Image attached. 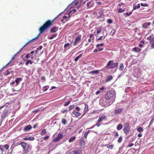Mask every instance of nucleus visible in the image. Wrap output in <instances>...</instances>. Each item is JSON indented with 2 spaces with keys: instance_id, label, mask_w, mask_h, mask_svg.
I'll return each mask as SVG.
<instances>
[{
  "instance_id": "nucleus-1",
  "label": "nucleus",
  "mask_w": 154,
  "mask_h": 154,
  "mask_svg": "<svg viewBox=\"0 0 154 154\" xmlns=\"http://www.w3.org/2000/svg\"><path fill=\"white\" fill-rule=\"evenodd\" d=\"M54 21V20H48L42 26L40 27L39 29V33L38 35L35 38L29 41L28 42H27L24 45L22 48H21L20 51H21L23 48H24L30 42L35 41L36 39L38 38L39 35L42 33L44 32L45 31L48 29L49 28V27L53 25V23Z\"/></svg>"
},
{
  "instance_id": "nucleus-2",
  "label": "nucleus",
  "mask_w": 154,
  "mask_h": 154,
  "mask_svg": "<svg viewBox=\"0 0 154 154\" xmlns=\"http://www.w3.org/2000/svg\"><path fill=\"white\" fill-rule=\"evenodd\" d=\"M105 98L106 100H109L111 103H112L114 101L116 98V95L114 92L110 91L107 92L105 96Z\"/></svg>"
},
{
  "instance_id": "nucleus-3",
  "label": "nucleus",
  "mask_w": 154,
  "mask_h": 154,
  "mask_svg": "<svg viewBox=\"0 0 154 154\" xmlns=\"http://www.w3.org/2000/svg\"><path fill=\"white\" fill-rule=\"evenodd\" d=\"M99 103L100 105L103 107H107L111 104V103L106 99L101 98L100 99Z\"/></svg>"
},
{
  "instance_id": "nucleus-4",
  "label": "nucleus",
  "mask_w": 154,
  "mask_h": 154,
  "mask_svg": "<svg viewBox=\"0 0 154 154\" xmlns=\"http://www.w3.org/2000/svg\"><path fill=\"white\" fill-rule=\"evenodd\" d=\"M113 60H110L107 64L106 67L108 68L113 69L116 67L118 64L117 62L113 63Z\"/></svg>"
},
{
  "instance_id": "nucleus-5",
  "label": "nucleus",
  "mask_w": 154,
  "mask_h": 154,
  "mask_svg": "<svg viewBox=\"0 0 154 154\" xmlns=\"http://www.w3.org/2000/svg\"><path fill=\"white\" fill-rule=\"evenodd\" d=\"M131 126L129 125V124L128 122H126L124 125V129L123 131L127 135L129 133L130 131Z\"/></svg>"
},
{
  "instance_id": "nucleus-6",
  "label": "nucleus",
  "mask_w": 154,
  "mask_h": 154,
  "mask_svg": "<svg viewBox=\"0 0 154 154\" xmlns=\"http://www.w3.org/2000/svg\"><path fill=\"white\" fill-rule=\"evenodd\" d=\"M21 146L23 148V151L26 153L29 152V149L26 148V143L25 142H22L20 143Z\"/></svg>"
},
{
  "instance_id": "nucleus-7",
  "label": "nucleus",
  "mask_w": 154,
  "mask_h": 154,
  "mask_svg": "<svg viewBox=\"0 0 154 154\" xmlns=\"http://www.w3.org/2000/svg\"><path fill=\"white\" fill-rule=\"evenodd\" d=\"M81 35H79L78 37L75 39V41L73 44V45L74 46L77 45L79 43L81 42Z\"/></svg>"
},
{
  "instance_id": "nucleus-8",
  "label": "nucleus",
  "mask_w": 154,
  "mask_h": 154,
  "mask_svg": "<svg viewBox=\"0 0 154 154\" xmlns=\"http://www.w3.org/2000/svg\"><path fill=\"white\" fill-rule=\"evenodd\" d=\"M63 135L61 133H59L58 134L57 137L56 138H54L53 140V141L55 142H57L60 139L63 137Z\"/></svg>"
},
{
  "instance_id": "nucleus-9",
  "label": "nucleus",
  "mask_w": 154,
  "mask_h": 154,
  "mask_svg": "<svg viewBox=\"0 0 154 154\" xmlns=\"http://www.w3.org/2000/svg\"><path fill=\"white\" fill-rule=\"evenodd\" d=\"M79 142L80 146H84L85 143L84 141V138L82 137L79 139Z\"/></svg>"
},
{
  "instance_id": "nucleus-10",
  "label": "nucleus",
  "mask_w": 154,
  "mask_h": 154,
  "mask_svg": "<svg viewBox=\"0 0 154 154\" xmlns=\"http://www.w3.org/2000/svg\"><path fill=\"white\" fill-rule=\"evenodd\" d=\"M153 34H152L150 35H146L145 36V38H146V39L148 40H149V42H150V41H151L152 39V37L153 36Z\"/></svg>"
},
{
  "instance_id": "nucleus-11",
  "label": "nucleus",
  "mask_w": 154,
  "mask_h": 154,
  "mask_svg": "<svg viewBox=\"0 0 154 154\" xmlns=\"http://www.w3.org/2000/svg\"><path fill=\"white\" fill-rule=\"evenodd\" d=\"M58 27L56 26H54L51 28L50 30V32L51 33H54L57 32L58 30Z\"/></svg>"
},
{
  "instance_id": "nucleus-12",
  "label": "nucleus",
  "mask_w": 154,
  "mask_h": 154,
  "mask_svg": "<svg viewBox=\"0 0 154 154\" xmlns=\"http://www.w3.org/2000/svg\"><path fill=\"white\" fill-rule=\"evenodd\" d=\"M106 119V116L105 115H103L102 116H100L99 117V119L98 120V122H102V121L103 120H105Z\"/></svg>"
},
{
  "instance_id": "nucleus-13",
  "label": "nucleus",
  "mask_w": 154,
  "mask_h": 154,
  "mask_svg": "<svg viewBox=\"0 0 154 154\" xmlns=\"http://www.w3.org/2000/svg\"><path fill=\"white\" fill-rule=\"evenodd\" d=\"M150 24L151 23L150 22L145 23L143 24L142 27L144 28L147 29L148 28V26H149Z\"/></svg>"
},
{
  "instance_id": "nucleus-14",
  "label": "nucleus",
  "mask_w": 154,
  "mask_h": 154,
  "mask_svg": "<svg viewBox=\"0 0 154 154\" xmlns=\"http://www.w3.org/2000/svg\"><path fill=\"white\" fill-rule=\"evenodd\" d=\"M77 10L76 9H73L72 10L70 11L69 13V17H70V16H72V14L76 13Z\"/></svg>"
},
{
  "instance_id": "nucleus-15",
  "label": "nucleus",
  "mask_w": 154,
  "mask_h": 154,
  "mask_svg": "<svg viewBox=\"0 0 154 154\" xmlns=\"http://www.w3.org/2000/svg\"><path fill=\"white\" fill-rule=\"evenodd\" d=\"M132 51L135 52H140L141 51V49L140 48H137L136 47L133 48L132 49Z\"/></svg>"
},
{
  "instance_id": "nucleus-16",
  "label": "nucleus",
  "mask_w": 154,
  "mask_h": 154,
  "mask_svg": "<svg viewBox=\"0 0 154 154\" xmlns=\"http://www.w3.org/2000/svg\"><path fill=\"white\" fill-rule=\"evenodd\" d=\"M32 126L30 125H29L26 126L25 127L23 130L25 131H27L31 129L32 128Z\"/></svg>"
},
{
  "instance_id": "nucleus-17",
  "label": "nucleus",
  "mask_w": 154,
  "mask_h": 154,
  "mask_svg": "<svg viewBox=\"0 0 154 154\" xmlns=\"http://www.w3.org/2000/svg\"><path fill=\"white\" fill-rule=\"evenodd\" d=\"M150 43L151 47L152 48H154V37L152 38V39Z\"/></svg>"
},
{
  "instance_id": "nucleus-18",
  "label": "nucleus",
  "mask_w": 154,
  "mask_h": 154,
  "mask_svg": "<svg viewBox=\"0 0 154 154\" xmlns=\"http://www.w3.org/2000/svg\"><path fill=\"white\" fill-rule=\"evenodd\" d=\"M73 114L77 117H78L81 115V113L79 112L74 111L72 112Z\"/></svg>"
},
{
  "instance_id": "nucleus-19",
  "label": "nucleus",
  "mask_w": 154,
  "mask_h": 154,
  "mask_svg": "<svg viewBox=\"0 0 154 154\" xmlns=\"http://www.w3.org/2000/svg\"><path fill=\"white\" fill-rule=\"evenodd\" d=\"M96 15L98 17H101L102 15V12L100 11H97L96 13Z\"/></svg>"
},
{
  "instance_id": "nucleus-20",
  "label": "nucleus",
  "mask_w": 154,
  "mask_h": 154,
  "mask_svg": "<svg viewBox=\"0 0 154 154\" xmlns=\"http://www.w3.org/2000/svg\"><path fill=\"white\" fill-rule=\"evenodd\" d=\"M122 111L121 109H117L115 110V114L120 113Z\"/></svg>"
},
{
  "instance_id": "nucleus-21",
  "label": "nucleus",
  "mask_w": 154,
  "mask_h": 154,
  "mask_svg": "<svg viewBox=\"0 0 154 154\" xmlns=\"http://www.w3.org/2000/svg\"><path fill=\"white\" fill-rule=\"evenodd\" d=\"M113 78L111 75L108 76L107 77L106 79V82H108L110 80H111Z\"/></svg>"
},
{
  "instance_id": "nucleus-22",
  "label": "nucleus",
  "mask_w": 154,
  "mask_h": 154,
  "mask_svg": "<svg viewBox=\"0 0 154 154\" xmlns=\"http://www.w3.org/2000/svg\"><path fill=\"white\" fill-rule=\"evenodd\" d=\"M76 138L75 137H71L69 140L68 142L69 143H71V142L74 141Z\"/></svg>"
},
{
  "instance_id": "nucleus-23",
  "label": "nucleus",
  "mask_w": 154,
  "mask_h": 154,
  "mask_svg": "<svg viewBox=\"0 0 154 154\" xmlns=\"http://www.w3.org/2000/svg\"><path fill=\"white\" fill-rule=\"evenodd\" d=\"M122 127L123 126L122 124H119L117 127V129L118 130H120L122 129Z\"/></svg>"
},
{
  "instance_id": "nucleus-24",
  "label": "nucleus",
  "mask_w": 154,
  "mask_h": 154,
  "mask_svg": "<svg viewBox=\"0 0 154 154\" xmlns=\"http://www.w3.org/2000/svg\"><path fill=\"white\" fill-rule=\"evenodd\" d=\"M82 55V54H81L78 56L76 57L74 59V61L75 62H77L79 60V59L81 57Z\"/></svg>"
},
{
  "instance_id": "nucleus-25",
  "label": "nucleus",
  "mask_w": 154,
  "mask_h": 154,
  "mask_svg": "<svg viewBox=\"0 0 154 154\" xmlns=\"http://www.w3.org/2000/svg\"><path fill=\"white\" fill-rule=\"evenodd\" d=\"M33 63V61H32L30 60H29L26 62L25 64L26 66H28L29 63H30V64H32Z\"/></svg>"
},
{
  "instance_id": "nucleus-26",
  "label": "nucleus",
  "mask_w": 154,
  "mask_h": 154,
  "mask_svg": "<svg viewBox=\"0 0 154 154\" xmlns=\"http://www.w3.org/2000/svg\"><path fill=\"white\" fill-rule=\"evenodd\" d=\"M46 133V129H44L41 132V135L42 136L44 135Z\"/></svg>"
},
{
  "instance_id": "nucleus-27",
  "label": "nucleus",
  "mask_w": 154,
  "mask_h": 154,
  "mask_svg": "<svg viewBox=\"0 0 154 154\" xmlns=\"http://www.w3.org/2000/svg\"><path fill=\"white\" fill-rule=\"evenodd\" d=\"M90 73L97 74L99 73V71L97 70L92 71L90 72Z\"/></svg>"
},
{
  "instance_id": "nucleus-28",
  "label": "nucleus",
  "mask_w": 154,
  "mask_h": 154,
  "mask_svg": "<svg viewBox=\"0 0 154 154\" xmlns=\"http://www.w3.org/2000/svg\"><path fill=\"white\" fill-rule=\"evenodd\" d=\"M21 80H22L21 78H17L15 80V82L17 84H18Z\"/></svg>"
},
{
  "instance_id": "nucleus-29",
  "label": "nucleus",
  "mask_w": 154,
  "mask_h": 154,
  "mask_svg": "<svg viewBox=\"0 0 154 154\" xmlns=\"http://www.w3.org/2000/svg\"><path fill=\"white\" fill-rule=\"evenodd\" d=\"M79 150L78 148H75L73 151L74 154H77L79 152Z\"/></svg>"
},
{
  "instance_id": "nucleus-30",
  "label": "nucleus",
  "mask_w": 154,
  "mask_h": 154,
  "mask_svg": "<svg viewBox=\"0 0 154 154\" xmlns=\"http://www.w3.org/2000/svg\"><path fill=\"white\" fill-rule=\"evenodd\" d=\"M57 35V34L56 33L53 34L49 38L50 39H53L54 37H56Z\"/></svg>"
},
{
  "instance_id": "nucleus-31",
  "label": "nucleus",
  "mask_w": 154,
  "mask_h": 154,
  "mask_svg": "<svg viewBox=\"0 0 154 154\" xmlns=\"http://www.w3.org/2000/svg\"><path fill=\"white\" fill-rule=\"evenodd\" d=\"M125 11V9H122L121 8H119L118 9V12L119 13H122Z\"/></svg>"
},
{
  "instance_id": "nucleus-32",
  "label": "nucleus",
  "mask_w": 154,
  "mask_h": 154,
  "mask_svg": "<svg viewBox=\"0 0 154 154\" xmlns=\"http://www.w3.org/2000/svg\"><path fill=\"white\" fill-rule=\"evenodd\" d=\"M69 17V16L68 17H67L66 16H64L63 17V19L62 20V21H63L64 20H65V21H67V19Z\"/></svg>"
},
{
  "instance_id": "nucleus-33",
  "label": "nucleus",
  "mask_w": 154,
  "mask_h": 154,
  "mask_svg": "<svg viewBox=\"0 0 154 154\" xmlns=\"http://www.w3.org/2000/svg\"><path fill=\"white\" fill-rule=\"evenodd\" d=\"M137 131L138 132H143V129L141 127H138L137 129Z\"/></svg>"
},
{
  "instance_id": "nucleus-34",
  "label": "nucleus",
  "mask_w": 154,
  "mask_h": 154,
  "mask_svg": "<svg viewBox=\"0 0 154 154\" xmlns=\"http://www.w3.org/2000/svg\"><path fill=\"white\" fill-rule=\"evenodd\" d=\"M70 102H71V101H67L65 102L64 103L63 105L64 106H66L67 105H68L69 104H70Z\"/></svg>"
},
{
  "instance_id": "nucleus-35",
  "label": "nucleus",
  "mask_w": 154,
  "mask_h": 154,
  "mask_svg": "<svg viewBox=\"0 0 154 154\" xmlns=\"http://www.w3.org/2000/svg\"><path fill=\"white\" fill-rule=\"evenodd\" d=\"M88 105H87L86 104H85V109L84 111L87 112L88 111Z\"/></svg>"
},
{
  "instance_id": "nucleus-36",
  "label": "nucleus",
  "mask_w": 154,
  "mask_h": 154,
  "mask_svg": "<svg viewBox=\"0 0 154 154\" xmlns=\"http://www.w3.org/2000/svg\"><path fill=\"white\" fill-rule=\"evenodd\" d=\"M16 54L14 55L13 57H12L11 60L7 64V65H8L9 64V63L11 62L15 58V56H16Z\"/></svg>"
},
{
  "instance_id": "nucleus-37",
  "label": "nucleus",
  "mask_w": 154,
  "mask_h": 154,
  "mask_svg": "<svg viewBox=\"0 0 154 154\" xmlns=\"http://www.w3.org/2000/svg\"><path fill=\"white\" fill-rule=\"evenodd\" d=\"M62 122L64 125H66V120L64 119H62Z\"/></svg>"
},
{
  "instance_id": "nucleus-38",
  "label": "nucleus",
  "mask_w": 154,
  "mask_h": 154,
  "mask_svg": "<svg viewBox=\"0 0 154 154\" xmlns=\"http://www.w3.org/2000/svg\"><path fill=\"white\" fill-rule=\"evenodd\" d=\"M140 5L141 6H143V7H145V6L148 7L149 6L148 4L146 3L143 4V3H141L140 4Z\"/></svg>"
},
{
  "instance_id": "nucleus-39",
  "label": "nucleus",
  "mask_w": 154,
  "mask_h": 154,
  "mask_svg": "<svg viewBox=\"0 0 154 154\" xmlns=\"http://www.w3.org/2000/svg\"><path fill=\"white\" fill-rule=\"evenodd\" d=\"M90 131L89 130L88 131H86L84 134V137L85 138H86L87 135L89 132Z\"/></svg>"
},
{
  "instance_id": "nucleus-40",
  "label": "nucleus",
  "mask_w": 154,
  "mask_h": 154,
  "mask_svg": "<svg viewBox=\"0 0 154 154\" xmlns=\"http://www.w3.org/2000/svg\"><path fill=\"white\" fill-rule=\"evenodd\" d=\"M122 139H122V137L121 136L119 138V139L118 140V142L119 143H121L122 142Z\"/></svg>"
},
{
  "instance_id": "nucleus-41",
  "label": "nucleus",
  "mask_w": 154,
  "mask_h": 154,
  "mask_svg": "<svg viewBox=\"0 0 154 154\" xmlns=\"http://www.w3.org/2000/svg\"><path fill=\"white\" fill-rule=\"evenodd\" d=\"M35 140V138L33 137H28V140L33 141Z\"/></svg>"
},
{
  "instance_id": "nucleus-42",
  "label": "nucleus",
  "mask_w": 154,
  "mask_h": 154,
  "mask_svg": "<svg viewBox=\"0 0 154 154\" xmlns=\"http://www.w3.org/2000/svg\"><path fill=\"white\" fill-rule=\"evenodd\" d=\"M4 148L6 150L8 149L9 148V145L5 144L4 146Z\"/></svg>"
},
{
  "instance_id": "nucleus-43",
  "label": "nucleus",
  "mask_w": 154,
  "mask_h": 154,
  "mask_svg": "<svg viewBox=\"0 0 154 154\" xmlns=\"http://www.w3.org/2000/svg\"><path fill=\"white\" fill-rule=\"evenodd\" d=\"M114 146V145H108L107 146V148H110L111 149H112Z\"/></svg>"
},
{
  "instance_id": "nucleus-44",
  "label": "nucleus",
  "mask_w": 154,
  "mask_h": 154,
  "mask_svg": "<svg viewBox=\"0 0 154 154\" xmlns=\"http://www.w3.org/2000/svg\"><path fill=\"white\" fill-rule=\"evenodd\" d=\"M70 45V43H66L64 45V48H67V47H69Z\"/></svg>"
},
{
  "instance_id": "nucleus-45",
  "label": "nucleus",
  "mask_w": 154,
  "mask_h": 154,
  "mask_svg": "<svg viewBox=\"0 0 154 154\" xmlns=\"http://www.w3.org/2000/svg\"><path fill=\"white\" fill-rule=\"evenodd\" d=\"M101 29L100 28L97 29V35L99 34L101 32Z\"/></svg>"
},
{
  "instance_id": "nucleus-46",
  "label": "nucleus",
  "mask_w": 154,
  "mask_h": 154,
  "mask_svg": "<svg viewBox=\"0 0 154 154\" xmlns=\"http://www.w3.org/2000/svg\"><path fill=\"white\" fill-rule=\"evenodd\" d=\"M123 64L122 63H121L120 65V69L121 70H122L123 69Z\"/></svg>"
},
{
  "instance_id": "nucleus-47",
  "label": "nucleus",
  "mask_w": 154,
  "mask_h": 154,
  "mask_svg": "<svg viewBox=\"0 0 154 154\" xmlns=\"http://www.w3.org/2000/svg\"><path fill=\"white\" fill-rule=\"evenodd\" d=\"M105 39V36L103 37L102 36H100L98 38L97 40H100L102 39Z\"/></svg>"
},
{
  "instance_id": "nucleus-48",
  "label": "nucleus",
  "mask_w": 154,
  "mask_h": 154,
  "mask_svg": "<svg viewBox=\"0 0 154 154\" xmlns=\"http://www.w3.org/2000/svg\"><path fill=\"white\" fill-rule=\"evenodd\" d=\"M107 22L109 24H111L112 23V21L111 19H109L107 20Z\"/></svg>"
},
{
  "instance_id": "nucleus-49",
  "label": "nucleus",
  "mask_w": 154,
  "mask_h": 154,
  "mask_svg": "<svg viewBox=\"0 0 154 154\" xmlns=\"http://www.w3.org/2000/svg\"><path fill=\"white\" fill-rule=\"evenodd\" d=\"M104 45L102 43H100V44H97L96 45V47L97 48H99L100 46H103Z\"/></svg>"
},
{
  "instance_id": "nucleus-50",
  "label": "nucleus",
  "mask_w": 154,
  "mask_h": 154,
  "mask_svg": "<svg viewBox=\"0 0 154 154\" xmlns=\"http://www.w3.org/2000/svg\"><path fill=\"white\" fill-rule=\"evenodd\" d=\"M132 12H133V11H132L131 12L129 13H125L124 14H125H125H126L127 16H130V15H131L132 14Z\"/></svg>"
},
{
  "instance_id": "nucleus-51",
  "label": "nucleus",
  "mask_w": 154,
  "mask_h": 154,
  "mask_svg": "<svg viewBox=\"0 0 154 154\" xmlns=\"http://www.w3.org/2000/svg\"><path fill=\"white\" fill-rule=\"evenodd\" d=\"M74 107V106L73 105H71L69 106V110H71Z\"/></svg>"
},
{
  "instance_id": "nucleus-52",
  "label": "nucleus",
  "mask_w": 154,
  "mask_h": 154,
  "mask_svg": "<svg viewBox=\"0 0 154 154\" xmlns=\"http://www.w3.org/2000/svg\"><path fill=\"white\" fill-rule=\"evenodd\" d=\"M43 48V46H40L38 47L37 48V50H41Z\"/></svg>"
},
{
  "instance_id": "nucleus-53",
  "label": "nucleus",
  "mask_w": 154,
  "mask_h": 154,
  "mask_svg": "<svg viewBox=\"0 0 154 154\" xmlns=\"http://www.w3.org/2000/svg\"><path fill=\"white\" fill-rule=\"evenodd\" d=\"M49 136L48 135L44 137L43 139L45 140H46L47 139H48L49 138Z\"/></svg>"
},
{
  "instance_id": "nucleus-54",
  "label": "nucleus",
  "mask_w": 154,
  "mask_h": 154,
  "mask_svg": "<svg viewBox=\"0 0 154 154\" xmlns=\"http://www.w3.org/2000/svg\"><path fill=\"white\" fill-rule=\"evenodd\" d=\"M75 110L77 111H80V109L79 107L76 106L75 108Z\"/></svg>"
},
{
  "instance_id": "nucleus-55",
  "label": "nucleus",
  "mask_w": 154,
  "mask_h": 154,
  "mask_svg": "<svg viewBox=\"0 0 154 154\" xmlns=\"http://www.w3.org/2000/svg\"><path fill=\"white\" fill-rule=\"evenodd\" d=\"M136 8H137V6L136 5H135V4H134L133 5V9L132 11H133V10H135Z\"/></svg>"
},
{
  "instance_id": "nucleus-56",
  "label": "nucleus",
  "mask_w": 154,
  "mask_h": 154,
  "mask_svg": "<svg viewBox=\"0 0 154 154\" xmlns=\"http://www.w3.org/2000/svg\"><path fill=\"white\" fill-rule=\"evenodd\" d=\"M96 125L97 126V127H98L100 125V122H98V121H97V123L96 124Z\"/></svg>"
},
{
  "instance_id": "nucleus-57",
  "label": "nucleus",
  "mask_w": 154,
  "mask_h": 154,
  "mask_svg": "<svg viewBox=\"0 0 154 154\" xmlns=\"http://www.w3.org/2000/svg\"><path fill=\"white\" fill-rule=\"evenodd\" d=\"M134 143H131V144H129V145H128L127 146V147H131L132 146H134Z\"/></svg>"
},
{
  "instance_id": "nucleus-58",
  "label": "nucleus",
  "mask_w": 154,
  "mask_h": 154,
  "mask_svg": "<svg viewBox=\"0 0 154 154\" xmlns=\"http://www.w3.org/2000/svg\"><path fill=\"white\" fill-rule=\"evenodd\" d=\"M68 111V110L67 109H65L61 111V112L63 113H64L65 112H67Z\"/></svg>"
},
{
  "instance_id": "nucleus-59",
  "label": "nucleus",
  "mask_w": 154,
  "mask_h": 154,
  "mask_svg": "<svg viewBox=\"0 0 154 154\" xmlns=\"http://www.w3.org/2000/svg\"><path fill=\"white\" fill-rule=\"evenodd\" d=\"M154 120V119H151V121L150 122V123L149 124V125H150L152 124L153 123Z\"/></svg>"
},
{
  "instance_id": "nucleus-60",
  "label": "nucleus",
  "mask_w": 154,
  "mask_h": 154,
  "mask_svg": "<svg viewBox=\"0 0 154 154\" xmlns=\"http://www.w3.org/2000/svg\"><path fill=\"white\" fill-rule=\"evenodd\" d=\"M41 79L42 80L45 81V77L44 76H42L41 77Z\"/></svg>"
},
{
  "instance_id": "nucleus-61",
  "label": "nucleus",
  "mask_w": 154,
  "mask_h": 154,
  "mask_svg": "<svg viewBox=\"0 0 154 154\" xmlns=\"http://www.w3.org/2000/svg\"><path fill=\"white\" fill-rule=\"evenodd\" d=\"M91 3V2H88L87 3V6L88 7V8H90V6H89V5H90V3Z\"/></svg>"
},
{
  "instance_id": "nucleus-62",
  "label": "nucleus",
  "mask_w": 154,
  "mask_h": 154,
  "mask_svg": "<svg viewBox=\"0 0 154 154\" xmlns=\"http://www.w3.org/2000/svg\"><path fill=\"white\" fill-rule=\"evenodd\" d=\"M142 136V134L141 133H139L138 135V137H141Z\"/></svg>"
},
{
  "instance_id": "nucleus-63",
  "label": "nucleus",
  "mask_w": 154,
  "mask_h": 154,
  "mask_svg": "<svg viewBox=\"0 0 154 154\" xmlns=\"http://www.w3.org/2000/svg\"><path fill=\"white\" fill-rule=\"evenodd\" d=\"M38 125V124L36 123V124L35 125L33 126V128H34L35 129L36 128V127Z\"/></svg>"
},
{
  "instance_id": "nucleus-64",
  "label": "nucleus",
  "mask_w": 154,
  "mask_h": 154,
  "mask_svg": "<svg viewBox=\"0 0 154 154\" xmlns=\"http://www.w3.org/2000/svg\"><path fill=\"white\" fill-rule=\"evenodd\" d=\"M92 38V39H93L94 36H93V35L92 34H91L90 35V38Z\"/></svg>"
}]
</instances>
